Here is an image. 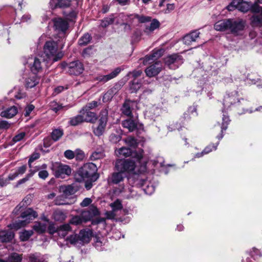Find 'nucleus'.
Masks as SVG:
<instances>
[{"mask_svg":"<svg viewBox=\"0 0 262 262\" xmlns=\"http://www.w3.org/2000/svg\"><path fill=\"white\" fill-rule=\"evenodd\" d=\"M117 171L114 172L108 178V182L114 184H118L123 182L126 177V173L132 172L138 174L146 170V164L143 163L140 167L135 165L134 162L129 160L118 159L115 163Z\"/></svg>","mask_w":262,"mask_h":262,"instance_id":"1","label":"nucleus"},{"mask_svg":"<svg viewBox=\"0 0 262 262\" xmlns=\"http://www.w3.org/2000/svg\"><path fill=\"white\" fill-rule=\"evenodd\" d=\"M249 103V101L243 98L239 99L238 97V93L236 91L232 92L230 95H228L227 97H225L224 101V108L222 110L223 113V118H222V124L221 127V132L222 133L220 136H217V138L221 140L223 138L224 135L223 134V130H226L228 127V125L230 122V120L229 119V116L225 114V108L227 107V109L232 104H235L237 107H239L240 105H242L241 108L244 111V113H252L253 111L251 110L246 109L244 107L247 105Z\"/></svg>","mask_w":262,"mask_h":262,"instance_id":"2","label":"nucleus"},{"mask_svg":"<svg viewBox=\"0 0 262 262\" xmlns=\"http://www.w3.org/2000/svg\"><path fill=\"white\" fill-rule=\"evenodd\" d=\"M97 166L93 163L84 164L74 174V179L76 182H81L86 179H92L97 172Z\"/></svg>","mask_w":262,"mask_h":262,"instance_id":"3","label":"nucleus"},{"mask_svg":"<svg viewBox=\"0 0 262 262\" xmlns=\"http://www.w3.org/2000/svg\"><path fill=\"white\" fill-rule=\"evenodd\" d=\"M43 54L47 59L52 60L53 62L61 59L63 53L62 51H58L57 43L52 40L47 41L43 46Z\"/></svg>","mask_w":262,"mask_h":262,"instance_id":"4","label":"nucleus"},{"mask_svg":"<svg viewBox=\"0 0 262 262\" xmlns=\"http://www.w3.org/2000/svg\"><path fill=\"white\" fill-rule=\"evenodd\" d=\"M143 153V150L142 149L133 151L130 148L125 147H121L116 151V155L119 157H128L132 156L135 159V160H129L134 162L138 167H140L144 163L146 164V163L142 160Z\"/></svg>","mask_w":262,"mask_h":262,"instance_id":"5","label":"nucleus"},{"mask_svg":"<svg viewBox=\"0 0 262 262\" xmlns=\"http://www.w3.org/2000/svg\"><path fill=\"white\" fill-rule=\"evenodd\" d=\"M51 169L53 174L57 178L63 179L66 176H70L72 172V169L69 165L58 162L52 164Z\"/></svg>","mask_w":262,"mask_h":262,"instance_id":"6","label":"nucleus"},{"mask_svg":"<svg viewBox=\"0 0 262 262\" xmlns=\"http://www.w3.org/2000/svg\"><path fill=\"white\" fill-rule=\"evenodd\" d=\"M37 216V213L32 209L29 208L21 213V217L23 220L16 222L11 225L12 228L18 229L21 227L25 226L27 223Z\"/></svg>","mask_w":262,"mask_h":262,"instance_id":"7","label":"nucleus"},{"mask_svg":"<svg viewBox=\"0 0 262 262\" xmlns=\"http://www.w3.org/2000/svg\"><path fill=\"white\" fill-rule=\"evenodd\" d=\"M63 68H67V72L70 75H79L84 71L83 64L79 60L74 61L69 63H62L61 64Z\"/></svg>","mask_w":262,"mask_h":262,"instance_id":"8","label":"nucleus"},{"mask_svg":"<svg viewBox=\"0 0 262 262\" xmlns=\"http://www.w3.org/2000/svg\"><path fill=\"white\" fill-rule=\"evenodd\" d=\"M24 64H28L30 68L31 72L36 75L41 72L42 70V64L40 59L37 57H29L27 59L25 58Z\"/></svg>","mask_w":262,"mask_h":262,"instance_id":"9","label":"nucleus"},{"mask_svg":"<svg viewBox=\"0 0 262 262\" xmlns=\"http://www.w3.org/2000/svg\"><path fill=\"white\" fill-rule=\"evenodd\" d=\"M101 114L102 116L99 119L97 124L93 126V132L97 136H101L103 134L107 121L106 111H102Z\"/></svg>","mask_w":262,"mask_h":262,"instance_id":"10","label":"nucleus"},{"mask_svg":"<svg viewBox=\"0 0 262 262\" xmlns=\"http://www.w3.org/2000/svg\"><path fill=\"white\" fill-rule=\"evenodd\" d=\"M165 64L169 69L175 70L183 63L182 56L177 54L167 56L164 59Z\"/></svg>","mask_w":262,"mask_h":262,"instance_id":"11","label":"nucleus"},{"mask_svg":"<svg viewBox=\"0 0 262 262\" xmlns=\"http://www.w3.org/2000/svg\"><path fill=\"white\" fill-rule=\"evenodd\" d=\"M121 70L122 69L121 68L118 67L108 74H98L94 77V80L100 83H105L111 79L116 77L121 72Z\"/></svg>","mask_w":262,"mask_h":262,"instance_id":"12","label":"nucleus"},{"mask_svg":"<svg viewBox=\"0 0 262 262\" xmlns=\"http://www.w3.org/2000/svg\"><path fill=\"white\" fill-rule=\"evenodd\" d=\"M118 16L128 21L137 19L139 23L142 24L150 22L151 19V17L138 14L124 15V14H120Z\"/></svg>","mask_w":262,"mask_h":262,"instance_id":"13","label":"nucleus"},{"mask_svg":"<svg viewBox=\"0 0 262 262\" xmlns=\"http://www.w3.org/2000/svg\"><path fill=\"white\" fill-rule=\"evenodd\" d=\"M164 50L163 49H155L152 51V53L148 55H146L143 58V64H147L150 63L160 57L163 54Z\"/></svg>","mask_w":262,"mask_h":262,"instance_id":"14","label":"nucleus"},{"mask_svg":"<svg viewBox=\"0 0 262 262\" xmlns=\"http://www.w3.org/2000/svg\"><path fill=\"white\" fill-rule=\"evenodd\" d=\"M162 69V64L161 62H156L154 64L147 67L145 72L148 77H152L157 75Z\"/></svg>","mask_w":262,"mask_h":262,"instance_id":"15","label":"nucleus"},{"mask_svg":"<svg viewBox=\"0 0 262 262\" xmlns=\"http://www.w3.org/2000/svg\"><path fill=\"white\" fill-rule=\"evenodd\" d=\"M229 31L235 35H238L245 28V23L243 20H234L230 19Z\"/></svg>","mask_w":262,"mask_h":262,"instance_id":"16","label":"nucleus"},{"mask_svg":"<svg viewBox=\"0 0 262 262\" xmlns=\"http://www.w3.org/2000/svg\"><path fill=\"white\" fill-rule=\"evenodd\" d=\"M54 26L56 30L64 33L69 28V24L61 18H57L54 19Z\"/></svg>","mask_w":262,"mask_h":262,"instance_id":"17","label":"nucleus"},{"mask_svg":"<svg viewBox=\"0 0 262 262\" xmlns=\"http://www.w3.org/2000/svg\"><path fill=\"white\" fill-rule=\"evenodd\" d=\"M80 114L82 115L83 122H93L97 119V116L95 113L90 111V110L84 107L82 108L80 111Z\"/></svg>","mask_w":262,"mask_h":262,"instance_id":"18","label":"nucleus"},{"mask_svg":"<svg viewBox=\"0 0 262 262\" xmlns=\"http://www.w3.org/2000/svg\"><path fill=\"white\" fill-rule=\"evenodd\" d=\"M230 19H223L217 21L214 25V28L218 31H225L229 30Z\"/></svg>","mask_w":262,"mask_h":262,"instance_id":"19","label":"nucleus"},{"mask_svg":"<svg viewBox=\"0 0 262 262\" xmlns=\"http://www.w3.org/2000/svg\"><path fill=\"white\" fill-rule=\"evenodd\" d=\"M200 33L198 30H194L186 35L183 38V43L186 45H191L192 42L196 41L199 37Z\"/></svg>","mask_w":262,"mask_h":262,"instance_id":"20","label":"nucleus"},{"mask_svg":"<svg viewBox=\"0 0 262 262\" xmlns=\"http://www.w3.org/2000/svg\"><path fill=\"white\" fill-rule=\"evenodd\" d=\"M72 0H50L49 5L52 9L58 7H67L70 5Z\"/></svg>","mask_w":262,"mask_h":262,"instance_id":"21","label":"nucleus"},{"mask_svg":"<svg viewBox=\"0 0 262 262\" xmlns=\"http://www.w3.org/2000/svg\"><path fill=\"white\" fill-rule=\"evenodd\" d=\"M92 231L91 230H81L78 234L80 240V244H85L90 242L92 236Z\"/></svg>","mask_w":262,"mask_h":262,"instance_id":"22","label":"nucleus"},{"mask_svg":"<svg viewBox=\"0 0 262 262\" xmlns=\"http://www.w3.org/2000/svg\"><path fill=\"white\" fill-rule=\"evenodd\" d=\"M136 104L135 101L126 100L121 108L122 113L127 116H131L132 114V107Z\"/></svg>","mask_w":262,"mask_h":262,"instance_id":"23","label":"nucleus"},{"mask_svg":"<svg viewBox=\"0 0 262 262\" xmlns=\"http://www.w3.org/2000/svg\"><path fill=\"white\" fill-rule=\"evenodd\" d=\"M39 78L32 73L26 79V86L27 88H32L39 83Z\"/></svg>","mask_w":262,"mask_h":262,"instance_id":"24","label":"nucleus"},{"mask_svg":"<svg viewBox=\"0 0 262 262\" xmlns=\"http://www.w3.org/2000/svg\"><path fill=\"white\" fill-rule=\"evenodd\" d=\"M160 26L159 21L154 19L150 23L149 25H146L144 32L147 34H150Z\"/></svg>","mask_w":262,"mask_h":262,"instance_id":"25","label":"nucleus"},{"mask_svg":"<svg viewBox=\"0 0 262 262\" xmlns=\"http://www.w3.org/2000/svg\"><path fill=\"white\" fill-rule=\"evenodd\" d=\"M67 217V213L60 209L55 210L53 213V217L56 221L63 222Z\"/></svg>","mask_w":262,"mask_h":262,"instance_id":"26","label":"nucleus"},{"mask_svg":"<svg viewBox=\"0 0 262 262\" xmlns=\"http://www.w3.org/2000/svg\"><path fill=\"white\" fill-rule=\"evenodd\" d=\"M17 113V107L15 106H13L2 111L1 113V115L3 117L11 118L14 116Z\"/></svg>","mask_w":262,"mask_h":262,"instance_id":"27","label":"nucleus"},{"mask_svg":"<svg viewBox=\"0 0 262 262\" xmlns=\"http://www.w3.org/2000/svg\"><path fill=\"white\" fill-rule=\"evenodd\" d=\"M122 125L124 128H127L129 132H133L137 128L136 123L131 119L123 121Z\"/></svg>","mask_w":262,"mask_h":262,"instance_id":"28","label":"nucleus"},{"mask_svg":"<svg viewBox=\"0 0 262 262\" xmlns=\"http://www.w3.org/2000/svg\"><path fill=\"white\" fill-rule=\"evenodd\" d=\"M79 190V187L76 184H72L66 186L63 190L67 195L74 194Z\"/></svg>","mask_w":262,"mask_h":262,"instance_id":"29","label":"nucleus"},{"mask_svg":"<svg viewBox=\"0 0 262 262\" xmlns=\"http://www.w3.org/2000/svg\"><path fill=\"white\" fill-rule=\"evenodd\" d=\"M141 185L145 193L147 194L150 195L155 191V187L152 185H149L146 180H143Z\"/></svg>","mask_w":262,"mask_h":262,"instance_id":"30","label":"nucleus"},{"mask_svg":"<svg viewBox=\"0 0 262 262\" xmlns=\"http://www.w3.org/2000/svg\"><path fill=\"white\" fill-rule=\"evenodd\" d=\"M63 130L61 128L54 129L51 133L52 139L56 142L58 141L63 136Z\"/></svg>","mask_w":262,"mask_h":262,"instance_id":"31","label":"nucleus"},{"mask_svg":"<svg viewBox=\"0 0 262 262\" xmlns=\"http://www.w3.org/2000/svg\"><path fill=\"white\" fill-rule=\"evenodd\" d=\"M71 230V227L69 224H64L61 225L58 230V234L59 236L64 237L68 234V232Z\"/></svg>","mask_w":262,"mask_h":262,"instance_id":"32","label":"nucleus"},{"mask_svg":"<svg viewBox=\"0 0 262 262\" xmlns=\"http://www.w3.org/2000/svg\"><path fill=\"white\" fill-rule=\"evenodd\" d=\"M33 229L38 233H42L47 230V225L45 223L37 222L33 226Z\"/></svg>","mask_w":262,"mask_h":262,"instance_id":"33","label":"nucleus"},{"mask_svg":"<svg viewBox=\"0 0 262 262\" xmlns=\"http://www.w3.org/2000/svg\"><path fill=\"white\" fill-rule=\"evenodd\" d=\"M115 18V17L114 14H112L108 17H105L103 19L101 20L100 26L103 28L107 27L114 22Z\"/></svg>","mask_w":262,"mask_h":262,"instance_id":"34","label":"nucleus"},{"mask_svg":"<svg viewBox=\"0 0 262 262\" xmlns=\"http://www.w3.org/2000/svg\"><path fill=\"white\" fill-rule=\"evenodd\" d=\"M147 112L148 113L151 117L154 118L160 115L161 113V109L158 107L152 106Z\"/></svg>","mask_w":262,"mask_h":262,"instance_id":"35","label":"nucleus"},{"mask_svg":"<svg viewBox=\"0 0 262 262\" xmlns=\"http://www.w3.org/2000/svg\"><path fill=\"white\" fill-rule=\"evenodd\" d=\"M66 241L72 245L80 244V242L79 235L77 234H72L69 236H68L66 238Z\"/></svg>","mask_w":262,"mask_h":262,"instance_id":"36","label":"nucleus"},{"mask_svg":"<svg viewBox=\"0 0 262 262\" xmlns=\"http://www.w3.org/2000/svg\"><path fill=\"white\" fill-rule=\"evenodd\" d=\"M250 8L251 3L242 1L239 5H238L237 10L243 12H246L250 10Z\"/></svg>","mask_w":262,"mask_h":262,"instance_id":"37","label":"nucleus"},{"mask_svg":"<svg viewBox=\"0 0 262 262\" xmlns=\"http://www.w3.org/2000/svg\"><path fill=\"white\" fill-rule=\"evenodd\" d=\"M83 122V118L80 114V115L72 118L70 119V124L72 126H76Z\"/></svg>","mask_w":262,"mask_h":262,"instance_id":"38","label":"nucleus"},{"mask_svg":"<svg viewBox=\"0 0 262 262\" xmlns=\"http://www.w3.org/2000/svg\"><path fill=\"white\" fill-rule=\"evenodd\" d=\"M91 38L89 34H85L79 39V44L80 46H85L90 42Z\"/></svg>","mask_w":262,"mask_h":262,"instance_id":"39","label":"nucleus"},{"mask_svg":"<svg viewBox=\"0 0 262 262\" xmlns=\"http://www.w3.org/2000/svg\"><path fill=\"white\" fill-rule=\"evenodd\" d=\"M32 230H25L20 233L19 237L21 241H26L32 235Z\"/></svg>","mask_w":262,"mask_h":262,"instance_id":"40","label":"nucleus"},{"mask_svg":"<svg viewBox=\"0 0 262 262\" xmlns=\"http://www.w3.org/2000/svg\"><path fill=\"white\" fill-rule=\"evenodd\" d=\"M104 156V154L102 151H95L91 154L90 159L91 161H95L103 158Z\"/></svg>","mask_w":262,"mask_h":262,"instance_id":"41","label":"nucleus"},{"mask_svg":"<svg viewBox=\"0 0 262 262\" xmlns=\"http://www.w3.org/2000/svg\"><path fill=\"white\" fill-rule=\"evenodd\" d=\"M21 260V255L16 253H11L8 257V261L10 262H20Z\"/></svg>","mask_w":262,"mask_h":262,"instance_id":"42","label":"nucleus"},{"mask_svg":"<svg viewBox=\"0 0 262 262\" xmlns=\"http://www.w3.org/2000/svg\"><path fill=\"white\" fill-rule=\"evenodd\" d=\"M243 0H232L231 3L227 6V9L229 11H233L235 9H238V5L241 3Z\"/></svg>","mask_w":262,"mask_h":262,"instance_id":"43","label":"nucleus"},{"mask_svg":"<svg viewBox=\"0 0 262 262\" xmlns=\"http://www.w3.org/2000/svg\"><path fill=\"white\" fill-rule=\"evenodd\" d=\"M51 107L52 110L55 113H57L58 111L61 110L64 108H66L65 110L68 109L67 106H63L62 104H58L55 101H53L51 103Z\"/></svg>","mask_w":262,"mask_h":262,"instance_id":"44","label":"nucleus"},{"mask_svg":"<svg viewBox=\"0 0 262 262\" xmlns=\"http://www.w3.org/2000/svg\"><path fill=\"white\" fill-rule=\"evenodd\" d=\"M82 223H84L82 221V219H81L80 215H76L73 217L70 221L68 224L74 225H79L81 224Z\"/></svg>","mask_w":262,"mask_h":262,"instance_id":"45","label":"nucleus"},{"mask_svg":"<svg viewBox=\"0 0 262 262\" xmlns=\"http://www.w3.org/2000/svg\"><path fill=\"white\" fill-rule=\"evenodd\" d=\"M125 142L131 147H135L137 145L136 139L133 137H128L124 139Z\"/></svg>","mask_w":262,"mask_h":262,"instance_id":"46","label":"nucleus"},{"mask_svg":"<svg viewBox=\"0 0 262 262\" xmlns=\"http://www.w3.org/2000/svg\"><path fill=\"white\" fill-rule=\"evenodd\" d=\"M110 206L112 210L115 211L121 210L122 208L121 202L119 200H117L114 202L111 203Z\"/></svg>","mask_w":262,"mask_h":262,"instance_id":"47","label":"nucleus"},{"mask_svg":"<svg viewBox=\"0 0 262 262\" xmlns=\"http://www.w3.org/2000/svg\"><path fill=\"white\" fill-rule=\"evenodd\" d=\"M14 237V234L11 232H7L6 234L0 235L2 242H8L11 241Z\"/></svg>","mask_w":262,"mask_h":262,"instance_id":"48","label":"nucleus"},{"mask_svg":"<svg viewBox=\"0 0 262 262\" xmlns=\"http://www.w3.org/2000/svg\"><path fill=\"white\" fill-rule=\"evenodd\" d=\"M80 215L84 223L86 222L92 218L91 213L88 210L82 211Z\"/></svg>","mask_w":262,"mask_h":262,"instance_id":"49","label":"nucleus"},{"mask_svg":"<svg viewBox=\"0 0 262 262\" xmlns=\"http://www.w3.org/2000/svg\"><path fill=\"white\" fill-rule=\"evenodd\" d=\"M219 143L217 142L215 144H210L207 147H206L203 150L205 155L207 154L213 150H215L217 149V147L219 145Z\"/></svg>","mask_w":262,"mask_h":262,"instance_id":"50","label":"nucleus"},{"mask_svg":"<svg viewBox=\"0 0 262 262\" xmlns=\"http://www.w3.org/2000/svg\"><path fill=\"white\" fill-rule=\"evenodd\" d=\"M250 254L254 259L257 258L258 257H261L262 256L261 252L258 249H257L254 247L253 248L250 250Z\"/></svg>","mask_w":262,"mask_h":262,"instance_id":"51","label":"nucleus"},{"mask_svg":"<svg viewBox=\"0 0 262 262\" xmlns=\"http://www.w3.org/2000/svg\"><path fill=\"white\" fill-rule=\"evenodd\" d=\"M141 86V83L135 79L130 85V88L132 92H135L140 88Z\"/></svg>","mask_w":262,"mask_h":262,"instance_id":"52","label":"nucleus"},{"mask_svg":"<svg viewBox=\"0 0 262 262\" xmlns=\"http://www.w3.org/2000/svg\"><path fill=\"white\" fill-rule=\"evenodd\" d=\"M121 139V136L118 134H112L109 137V140L114 143L119 142Z\"/></svg>","mask_w":262,"mask_h":262,"instance_id":"53","label":"nucleus"},{"mask_svg":"<svg viewBox=\"0 0 262 262\" xmlns=\"http://www.w3.org/2000/svg\"><path fill=\"white\" fill-rule=\"evenodd\" d=\"M120 88V85L118 84H115L114 87L109 90L105 94V97L112 96L113 94L116 93L118 89Z\"/></svg>","mask_w":262,"mask_h":262,"instance_id":"54","label":"nucleus"},{"mask_svg":"<svg viewBox=\"0 0 262 262\" xmlns=\"http://www.w3.org/2000/svg\"><path fill=\"white\" fill-rule=\"evenodd\" d=\"M250 10L255 13H260L262 14V8L259 6V5L255 3L253 5L251 4V8Z\"/></svg>","mask_w":262,"mask_h":262,"instance_id":"55","label":"nucleus"},{"mask_svg":"<svg viewBox=\"0 0 262 262\" xmlns=\"http://www.w3.org/2000/svg\"><path fill=\"white\" fill-rule=\"evenodd\" d=\"M64 156L67 159L71 160L74 158L75 152L71 150H67L64 152Z\"/></svg>","mask_w":262,"mask_h":262,"instance_id":"56","label":"nucleus"},{"mask_svg":"<svg viewBox=\"0 0 262 262\" xmlns=\"http://www.w3.org/2000/svg\"><path fill=\"white\" fill-rule=\"evenodd\" d=\"M252 22L257 26H262V16H254Z\"/></svg>","mask_w":262,"mask_h":262,"instance_id":"57","label":"nucleus"},{"mask_svg":"<svg viewBox=\"0 0 262 262\" xmlns=\"http://www.w3.org/2000/svg\"><path fill=\"white\" fill-rule=\"evenodd\" d=\"M152 164L155 166L163 167L164 166V160L162 157L158 158L157 160L153 161Z\"/></svg>","mask_w":262,"mask_h":262,"instance_id":"58","label":"nucleus"},{"mask_svg":"<svg viewBox=\"0 0 262 262\" xmlns=\"http://www.w3.org/2000/svg\"><path fill=\"white\" fill-rule=\"evenodd\" d=\"M40 155L37 152H34L31 156L28 161V164L30 167H31V163L35 160L38 159Z\"/></svg>","mask_w":262,"mask_h":262,"instance_id":"59","label":"nucleus"},{"mask_svg":"<svg viewBox=\"0 0 262 262\" xmlns=\"http://www.w3.org/2000/svg\"><path fill=\"white\" fill-rule=\"evenodd\" d=\"M25 135H26V133L25 132H21V133L17 134L13 137V141L14 142H19V141H21L25 137Z\"/></svg>","mask_w":262,"mask_h":262,"instance_id":"60","label":"nucleus"},{"mask_svg":"<svg viewBox=\"0 0 262 262\" xmlns=\"http://www.w3.org/2000/svg\"><path fill=\"white\" fill-rule=\"evenodd\" d=\"M34 109V106L32 104L28 105L25 108L24 115L26 117L29 116L31 112Z\"/></svg>","mask_w":262,"mask_h":262,"instance_id":"61","label":"nucleus"},{"mask_svg":"<svg viewBox=\"0 0 262 262\" xmlns=\"http://www.w3.org/2000/svg\"><path fill=\"white\" fill-rule=\"evenodd\" d=\"M98 102L97 101H93L90 103H89L85 107H84L85 108H87L88 110H92L95 107H96L98 106Z\"/></svg>","mask_w":262,"mask_h":262,"instance_id":"62","label":"nucleus"},{"mask_svg":"<svg viewBox=\"0 0 262 262\" xmlns=\"http://www.w3.org/2000/svg\"><path fill=\"white\" fill-rule=\"evenodd\" d=\"M26 205H27V201L24 199L21 203H20L18 205H17L15 207L13 211L15 212V213L17 214V212L20 210L21 208Z\"/></svg>","mask_w":262,"mask_h":262,"instance_id":"63","label":"nucleus"},{"mask_svg":"<svg viewBox=\"0 0 262 262\" xmlns=\"http://www.w3.org/2000/svg\"><path fill=\"white\" fill-rule=\"evenodd\" d=\"M92 201L90 198H86L81 202L80 206L82 207H87L92 203Z\"/></svg>","mask_w":262,"mask_h":262,"instance_id":"64","label":"nucleus"}]
</instances>
